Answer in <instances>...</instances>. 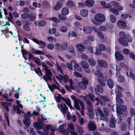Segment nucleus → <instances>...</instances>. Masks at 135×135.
<instances>
[{
  "label": "nucleus",
  "mask_w": 135,
  "mask_h": 135,
  "mask_svg": "<svg viewBox=\"0 0 135 135\" xmlns=\"http://www.w3.org/2000/svg\"><path fill=\"white\" fill-rule=\"evenodd\" d=\"M82 98L86 101V102L87 105V107L88 108V113L90 117L91 118H93L94 117V114L93 111L94 109L91 105V103L89 101V98H90L93 102H94L93 99L94 96L93 94H90L88 95L85 96H82Z\"/></svg>",
  "instance_id": "1"
},
{
  "label": "nucleus",
  "mask_w": 135,
  "mask_h": 135,
  "mask_svg": "<svg viewBox=\"0 0 135 135\" xmlns=\"http://www.w3.org/2000/svg\"><path fill=\"white\" fill-rule=\"evenodd\" d=\"M94 20H91L92 22L94 25L98 26L99 23H102L105 21V15L100 13H98L96 14L94 17Z\"/></svg>",
  "instance_id": "2"
},
{
  "label": "nucleus",
  "mask_w": 135,
  "mask_h": 135,
  "mask_svg": "<svg viewBox=\"0 0 135 135\" xmlns=\"http://www.w3.org/2000/svg\"><path fill=\"white\" fill-rule=\"evenodd\" d=\"M88 83V79L86 78L83 77L81 79V81L78 83V86H76V88L77 89H81L83 90L85 89L86 88V85Z\"/></svg>",
  "instance_id": "3"
},
{
  "label": "nucleus",
  "mask_w": 135,
  "mask_h": 135,
  "mask_svg": "<svg viewBox=\"0 0 135 135\" xmlns=\"http://www.w3.org/2000/svg\"><path fill=\"white\" fill-rule=\"evenodd\" d=\"M119 36L120 37L119 39V42L120 44L124 46H127L128 44L127 41L125 40L126 37V34L125 33L122 31H120L119 33Z\"/></svg>",
  "instance_id": "4"
},
{
  "label": "nucleus",
  "mask_w": 135,
  "mask_h": 135,
  "mask_svg": "<svg viewBox=\"0 0 135 135\" xmlns=\"http://www.w3.org/2000/svg\"><path fill=\"white\" fill-rule=\"evenodd\" d=\"M99 99L100 100V104L103 106L105 105L106 102H108L109 100L108 98L106 97H103V96H99L98 98H96L94 100L93 99L94 101V102H95V101H96L97 102V103L96 104L97 105H98L99 104V103L98 102Z\"/></svg>",
  "instance_id": "5"
},
{
  "label": "nucleus",
  "mask_w": 135,
  "mask_h": 135,
  "mask_svg": "<svg viewBox=\"0 0 135 135\" xmlns=\"http://www.w3.org/2000/svg\"><path fill=\"white\" fill-rule=\"evenodd\" d=\"M55 49L56 50L59 51H61L62 50H66L67 48V44L65 43L62 44L61 45L58 43H56L55 44Z\"/></svg>",
  "instance_id": "6"
},
{
  "label": "nucleus",
  "mask_w": 135,
  "mask_h": 135,
  "mask_svg": "<svg viewBox=\"0 0 135 135\" xmlns=\"http://www.w3.org/2000/svg\"><path fill=\"white\" fill-rule=\"evenodd\" d=\"M57 106L59 109L61 111L63 114H66L68 108L65 104H64L63 106L62 104L58 103L57 104Z\"/></svg>",
  "instance_id": "7"
},
{
  "label": "nucleus",
  "mask_w": 135,
  "mask_h": 135,
  "mask_svg": "<svg viewBox=\"0 0 135 135\" xmlns=\"http://www.w3.org/2000/svg\"><path fill=\"white\" fill-rule=\"evenodd\" d=\"M79 104L82 108H84V104L82 102L80 101L79 99L75 101L74 102V107L79 110H80Z\"/></svg>",
  "instance_id": "8"
},
{
  "label": "nucleus",
  "mask_w": 135,
  "mask_h": 135,
  "mask_svg": "<svg viewBox=\"0 0 135 135\" xmlns=\"http://www.w3.org/2000/svg\"><path fill=\"white\" fill-rule=\"evenodd\" d=\"M43 69L45 71V75H48L50 76H52V73L50 69H48V67L46 65L42 64V65Z\"/></svg>",
  "instance_id": "9"
},
{
  "label": "nucleus",
  "mask_w": 135,
  "mask_h": 135,
  "mask_svg": "<svg viewBox=\"0 0 135 135\" xmlns=\"http://www.w3.org/2000/svg\"><path fill=\"white\" fill-rule=\"evenodd\" d=\"M87 127L89 131L94 130L96 128V127L94 122L91 121H90Z\"/></svg>",
  "instance_id": "10"
},
{
  "label": "nucleus",
  "mask_w": 135,
  "mask_h": 135,
  "mask_svg": "<svg viewBox=\"0 0 135 135\" xmlns=\"http://www.w3.org/2000/svg\"><path fill=\"white\" fill-rule=\"evenodd\" d=\"M93 31V28L91 27L85 26L83 29V31L84 33L86 34L91 33Z\"/></svg>",
  "instance_id": "11"
},
{
  "label": "nucleus",
  "mask_w": 135,
  "mask_h": 135,
  "mask_svg": "<svg viewBox=\"0 0 135 135\" xmlns=\"http://www.w3.org/2000/svg\"><path fill=\"white\" fill-rule=\"evenodd\" d=\"M43 8L46 10H50L51 7L49 2L46 1H43L42 3Z\"/></svg>",
  "instance_id": "12"
},
{
  "label": "nucleus",
  "mask_w": 135,
  "mask_h": 135,
  "mask_svg": "<svg viewBox=\"0 0 135 135\" xmlns=\"http://www.w3.org/2000/svg\"><path fill=\"white\" fill-rule=\"evenodd\" d=\"M32 41L39 45H41L42 47H44L46 46L45 43L42 41L38 40L35 38H33Z\"/></svg>",
  "instance_id": "13"
},
{
  "label": "nucleus",
  "mask_w": 135,
  "mask_h": 135,
  "mask_svg": "<svg viewBox=\"0 0 135 135\" xmlns=\"http://www.w3.org/2000/svg\"><path fill=\"white\" fill-rule=\"evenodd\" d=\"M117 25L118 27L122 28H125L126 26V23L121 20H119L117 21Z\"/></svg>",
  "instance_id": "14"
},
{
  "label": "nucleus",
  "mask_w": 135,
  "mask_h": 135,
  "mask_svg": "<svg viewBox=\"0 0 135 135\" xmlns=\"http://www.w3.org/2000/svg\"><path fill=\"white\" fill-rule=\"evenodd\" d=\"M68 128L67 129V131L68 133L69 132H71L74 131L75 129L74 125L72 123H68Z\"/></svg>",
  "instance_id": "15"
},
{
  "label": "nucleus",
  "mask_w": 135,
  "mask_h": 135,
  "mask_svg": "<svg viewBox=\"0 0 135 135\" xmlns=\"http://www.w3.org/2000/svg\"><path fill=\"white\" fill-rule=\"evenodd\" d=\"M66 125V124L64 123L62 124L59 127L60 131L62 132L65 135H68V133L67 131L65 130L64 127Z\"/></svg>",
  "instance_id": "16"
},
{
  "label": "nucleus",
  "mask_w": 135,
  "mask_h": 135,
  "mask_svg": "<svg viewBox=\"0 0 135 135\" xmlns=\"http://www.w3.org/2000/svg\"><path fill=\"white\" fill-rule=\"evenodd\" d=\"M97 61L99 65L101 67L106 68L107 67V64L106 62L102 60H98Z\"/></svg>",
  "instance_id": "17"
},
{
  "label": "nucleus",
  "mask_w": 135,
  "mask_h": 135,
  "mask_svg": "<svg viewBox=\"0 0 135 135\" xmlns=\"http://www.w3.org/2000/svg\"><path fill=\"white\" fill-rule=\"evenodd\" d=\"M24 117L25 119L23 120V123L26 126H29L30 124V121L29 118H27L26 115L25 113L24 114Z\"/></svg>",
  "instance_id": "18"
},
{
  "label": "nucleus",
  "mask_w": 135,
  "mask_h": 135,
  "mask_svg": "<svg viewBox=\"0 0 135 135\" xmlns=\"http://www.w3.org/2000/svg\"><path fill=\"white\" fill-rule=\"evenodd\" d=\"M116 100L117 102V106H116V109H117V111L116 112L117 113L118 112V111L119 110V109L118 108V103H123V101L120 98V97H116Z\"/></svg>",
  "instance_id": "19"
},
{
  "label": "nucleus",
  "mask_w": 135,
  "mask_h": 135,
  "mask_svg": "<svg viewBox=\"0 0 135 135\" xmlns=\"http://www.w3.org/2000/svg\"><path fill=\"white\" fill-rule=\"evenodd\" d=\"M74 25L73 28L74 30H77L78 29H80V30H82V28H80L81 27V24L79 22H75L74 23Z\"/></svg>",
  "instance_id": "20"
},
{
  "label": "nucleus",
  "mask_w": 135,
  "mask_h": 135,
  "mask_svg": "<svg viewBox=\"0 0 135 135\" xmlns=\"http://www.w3.org/2000/svg\"><path fill=\"white\" fill-rule=\"evenodd\" d=\"M62 7V4L59 1H57L56 3V4L54 7V9L56 11L59 10Z\"/></svg>",
  "instance_id": "21"
},
{
  "label": "nucleus",
  "mask_w": 135,
  "mask_h": 135,
  "mask_svg": "<svg viewBox=\"0 0 135 135\" xmlns=\"http://www.w3.org/2000/svg\"><path fill=\"white\" fill-rule=\"evenodd\" d=\"M31 51L34 54L40 55H43L44 54V53L41 51L36 50L33 48L31 49Z\"/></svg>",
  "instance_id": "22"
},
{
  "label": "nucleus",
  "mask_w": 135,
  "mask_h": 135,
  "mask_svg": "<svg viewBox=\"0 0 135 135\" xmlns=\"http://www.w3.org/2000/svg\"><path fill=\"white\" fill-rule=\"evenodd\" d=\"M115 56V58L118 61L121 60L123 59V56L118 51H116Z\"/></svg>",
  "instance_id": "23"
},
{
  "label": "nucleus",
  "mask_w": 135,
  "mask_h": 135,
  "mask_svg": "<svg viewBox=\"0 0 135 135\" xmlns=\"http://www.w3.org/2000/svg\"><path fill=\"white\" fill-rule=\"evenodd\" d=\"M93 73L98 77H102L103 75L101 71L98 70H93L92 71Z\"/></svg>",
  "instance_id": "24"
},
{
  "label": "nucleus",
  "mask_w": 135,
  "mask_h": 135,
  "mask_svg": "<svg viewBox=\"0 0 135 135\" xmlns=\"http://www.w3.org/2000/svg\"><path fill=\"white\" fill-rule=\"evenodd\" d=\"M69 12V9L66 7H64L61 10V14L64 15H68Z\"/></svg>",
  "instance_id": "25"
},
{
  "label": "nucleus",
  "mask_w": 135,
  "mask_h": 135,
  "mask_svg": "<svg viewBox=\"0 0 135 135\" xmlns=\"http://www.w3.org/2000/svg\"><path fill=\"white\" fill-rule=\"evenodd\" d=\"M107 84L109 87L110 89H112L113 87L114 84L113 80L111 79H109L107 81Z\"/></svg>",
  "instance_id": "26"
},
{
  "label": "nucleus",
  "mask_w": 135,
  "mask_h": 135,
  "mask_svg": "<svg viewBox=\"0 0 135 135\" xmlns=\"http://www.w3.org/2000/svg\"><path fill=\"white\" fill-rule=\"evenodd\" d=\"M94 1L93 0H86L85 5L88 7H92L94 5Z\"/></svg>",
  "instance_id": "27"
},
{
  "label": "nucleus",
  "mask_w": 135,
  "mask_h": 135,
  "mask_svg": "<svg viewBox=\"0 0 135 135\" xmlns=\"http://www.w3.org/2000/svg\"><path fill=\"white\" fill-rule=\"evenodd\" d=\"M33 125L34 128L37 130H40L42 127V124H40L37 122L34 123Z\"/></svg>",
  "instance_id": "28"
},
{
  "label": "nucleus",
  "mask_w": 135,
  "mask_h": 135,
  "mask_svg": "<svg viewBox=\"0 0 135 135\" xmlns=\"http://www.w3.org/2000/svg\"><path fill=\"white\" fill-rule=\"evenodd\" d=\"M76 47L78 51L79 52H82L85 50L84 47L80 44H78L76 45Z\"/></svg>",
  "instance_id": "29"
},
{
  "label": "nucleus",
  "mask_w": 135,
  "mask_h": 135,
  "mask_svg": "<svg viewBox=\"0 0 135 135\" xmlns=\"http://www.w3.org/2000/svg\"><path fill=\"white\" fill-rule=\"evenodd\" d=\"M76 131L80 135L82 134H83L84 132L83 128L80 126H77L76 127Z\"/></svg>",
  "instance_id": "30"
},
{
  "label": "nucleus",
  "mask_w": 135,
  "mask_h": 135,
  "mask_svg": "<svg viewBox=\"0 0 135 135\" xmlns=\"http://www.w3.org/2000/svg\"><path fill=\"white\" fill-rule=\"evenodd\" d=\"M63 100L65 103L71 109L73 108V107L71 104L69 98H64Z\"/></svg>",
  "instance_id": "31"
},
{
  "label": "nucleus",
  "mask_w": 135,
  "mask_h": 135,
  "mask_svg": "<svg viewBox=\"0 0 135 135\" xmlns=\"http://www.w3.org/2000/svg\"><path fill=\"white\" fill-rule=\"evenodd\" d=\"M81 15L84 17H87L88 15V12L86 9H83L80 12Z\"/></svg>",
  "instance_id": "32"
},
{
  "label": "nucleus",
  "mask_w": 135,
  "mask_h": 135,
  "mask_svg": "<svg viewBox=\"0 0 135 135\" xmlns=\"http://www.w3.org/2000/svg\"><path fill=\"white\" fill-rule=\"evenodd\" d=\"M80 65L83 68L86 69L89 67L88 64L85 61H82L80 62Z\"/></svg>",
  "instance_id": "33"
},
{
  "label": "nucleus",
  "mask_w": 135,
  "mask_h": 135,
  "mask_svg": "<svg viewBox=\"0 0 135 135\" xmlns=\"http://www.w3.org/2000/svg\"><path fill=\"white\" fill-rule=\"evenodd\" d=\"M109 18L110 21L112 23H115L117 21L116 17L112 15H110Z\"/></svg>",
  "instance_id": "34"
},
{
  "label": "nucleus",
  "mask_w": 135,
  "mask_h": 135,
  "mask_svg": "<svg viewBox=\"0 0 135 135\" xmlns=\"http://www.w3.org/2000/svg\"><path fill=\"white\" fill-rule=\"evenodd\" d=\"M115 118L113 117L110 120V127L113 128H115Z\"/></svg>",
  "instance_id": "35"
},
{
  "label": "nucleus",
  "mask_w": 135,
  "mask_h": 135,
  "mask_svg": "<svg viewBox=\"0 0 135 135\" xmlns=\"http://www.w3.org/2000/svg\"><path fill=\"white\" fill-rule=\"evenodd\" d=\"M47 39L49 42L51 43L55 42L57 41V39L55 38L50 36L47 37Z\"/></svg>",
  "instance_id": "36"
},
{
  "label": "nucleus",
  "mask_w": 135,
  "mask_h": 135,
  "mask_svg": "<svg viewBox=\"0 0 135 135\" xmlns=\"http://www.w3.org/2000/svg\"><path fill=\"white\" fill-rule=\"evenodd\" d=\"M59 76L61 80H63L65 82L68 81L69 80V77L67 75H64L63 76L59 75Z\"/></svg>",
  "instance_id": "37"
},
{
  "label": "nucleus",
  "mask_w": 135,
  "mask_h": 135,
  "mask_svg": "<svg viewBox=\"0 0 135 135\" xmlns=\"http://www.w3.org/2000/svg\"><path fill=\"white\" fill-rule=\"evenodd\" d=\"M109 11L115 15H118L119 14L118 11L113 8H110L109 9Z\"/></svg>",
  "instance_id": "38"
},
{
  "label": "nucleus",
  "mask_w": 135,
  "mask_h": 135,
  "mask_svg": "<svg viewBox=\"0 0 135 135\" xmlns=\"http://www.w3.org/2000/svg\"><path fill=\"white\" fill-rule=\"evenodd\" d=\"M74 2L71 0H68L66 3V6L69 7H72L74 6Z\"/></svg>",
  "instance_id": "39"
},
{
  "label": "nucleus",
  "mask_w": 135,
  "mask_h": 135,
  "mask_svg": "<svg viewBox=\"0 0 135 135\" xmlns=\"http://www.w3.org/2000/svg\"><path fill=\"white\" fill-rule=\"evenodd\" d=\"M28 132L32 135H36L35 132L34 131L33 128L29 127L27 129Z\"/></svg>",
  "instance_id": "40"
},
{
  "label": "nucleus",
  "mask_w": 135,
  "mask_h": 135,
  "mask_svg": "<svg viewBox=\"0 0 135 135\" xmlns=\"http://www.w3.org/2000/svg\"><path fill=\"white\" fill-rule=\"evenodd\" d=\"M71 64L73 65L74 68L75 69H76L79 66L78 64L76 63V61L75 60H72L70 62Z\"/></svg>",
  "instance_id": "41"
},
{
  "label": "nucleus",
  "mask_w": 135,
  "mask_h": 135,
  "mask_svg": "<svg viewBox=\"0 0 135 135\" xmlns=\"http://www.w3.org/2000/svg\"><path fill=\"white\" fill-rule=\"evenodd\" d=\"M56 30L55 28H50L49 31V33L51 35H53L56 33Z\"/></svg>",
  "instance_id": "42"
},
{
  "label": "nucleus",
  "mask_w": 135,
  "mask_h": 135,
  "mask_svg": "<svg viewBox=\"0 0 135 135\" xmlns=\"http://www.w3.org/2000/svg\"><path fill=\"white\" fill-rule=\"evenodd\" d=\"M118 108L119 109L118 112V113H117L118 114H120V110L122 111H124L126 110L127 109L126 107L124 105H122L120 108L119 107Z\"/></svg>",
  "instance_id": "43"
},
{
  "label": "nucleus",
  "mask_w": 135,
  "mask_h": 135,
  "mask_svg": "<svg viewBox=\"0 0 135 135\" xmlns=\"http://www.w3.org/2000/svg\"><path fill=\"white\" fill-rule=\"evenodd\" d=\"M69 82L70 83V86L71 89L73 90H74L76 88V86H74V84L73 83V81L71 79H70L69 80Z\"/></svg>",
  "instance_id": "44"
},
{
  "label": "nucleus",
  "mask_w": 135,
  "mask_h": 135,
  "mask_svg": "<svg viewBox=\"0 0 135 135\" xmlns=\"http://www.w3.org/2000/svg\"><path fill=\"white\" fill-rule=\"evenodd\" d=\"M62 14H59L58 15V18L61 20L65 21L67 18V17Z\"/></svg>",
  "instance_id": "45"
},
{
  "label": "nucleus",
  "mask_w": 135,
  "mask_h": 135,
  "mask_svg": "<svg viewBox=\"0 0 135 135\" xmlns=\"http://www.w3.org/2000/svg\"><path fill=\"white\" fill-rule=\"evenodd\" d=\"M64 98L60 94H58V95L56 97L55 99L56 102H61V100H63Z\"/></svg>",
  "instance_id": "46"
},
{
  "label": "nucleus",
  "mask_w": 135,
  "mask_h": 135,
  "mask_svg": "<svg viewBox=\"0 0 135 135\" xmlns=\"http://www.w3.org/2000/svg\"><path fill=\"white\" fill-rule=\"evenodd\" d=\"M47 47L49 50H52L54 49V46L52 43H50L47 44Z\"/></svg>",
  "instance_id": "47"
},
{
  "label": "nucleus",
  "mask_w": 135,
  "mask_h": 135,
  "mask_svg": "<svg viewBox=\"0 0 135 135\" xmlns=\"http://www.w3.org/2000/svg\"><path fill=\"white\" fill-rule=\"evenodd\" d=\"M56 68L62 74H63V73L61 67L58 65V62L57 61L56 64Z\"/></svg>",
  "instance_id": "48"
},
{
  "label": "nucleus",
  "mask_w": 135,
  "mask_h": 135,
  "mask_svg": "<svg viewBox=\"0 0 135 135\" xmlns=\"http://www.w3.org/2000/svg\"><path fill=\"white\" fill-rule=\"evenodd\" d=\"M68 50L73 55H75V52L74 51V48L72 46H70L69 47Z\"/></svg>",
  "instance_id": "49"
},
{
  "label": "nucleus",
  "mask_w": 135,
  "mask_h": 135,
  "mask_svg": "<svg viewBox=\"0 0 135 135\" xmlns=\"http://www.w3.org/2000/svg\"><path fill=\"white\" fill-rule=\"evenodd\" d=\"M36 15L35 14L32 13L29 15V19L31 21H33L35 20Z\"/></svg>",
  "instance_id": "50"
},
{
  "label": "nucleus",
  "mask_w": 135,
  "mask_h": 135,
  "mask_svg": "<svg viewBox=\"0 0 135 135\" xmlns=\"http://www.w3.org/2000/svg\"><path fill=\"white\" fill-rule=\"evenodd\" d=\"M29 24L25 23L23 25V27L24 29L27 31H30V28L29 27L28 24Z\"/></svg>",
  "instance_id": "51"
},
{
  "label": "nucleus",
  "mask_w": 135,
  "mask_h": 135,
  "mask_svg": "<svg viewBox=\"0 0 135 135\" xmlns=\"http://www.w3.org/2000/svg\"><path fill=\"white\" fill-rule=\"evenodd\" d=\"M25 4V2L22 1H18L16 3V5L17 6H24Z\"/></svg>",
  "instance_id": "52"
},
{
  "label": "nucleus",
  "mask_w": 135,
  "mask_h": 135,
  "mask_svg": "<svg viewBox=\"0 0 135 135\" xmlns=\"http://www.w3.org/2000/svg\"><path fill=\"white\" fill-rule=\"evenodd\" d=\"M96 115L97 116H98L100 115L103 113L102 110L99 108H98L97 109L95 110Z\"/></svg>",
  "instance_id": "53"
},
{
  "label": "nucleus",
  "mask_w": 135,
  "mask_h": 135,
  "mask_svg": "<svg viewBox=\"0 0 135 135\" xmlns=\"http://www.w3.org/2000/svg\"><path fill=\"white\" fill-rule=\"evenodd\" d=\"M34 69L35 72L38 74L39 76H41L42 75H43L41 70L39 68H38L37 70L35 69Z\"/></svg>",
  "instance_id": "54"
},
{
  "label": "nucleus",
  "mask_w": 135,
  "mask_h": 135,
  "mask_svg": "<svg viewBox=\"0 0 135 135\" xmlns=\"http://www.w3.org/2000/svg\"><path fill=\"white\" fill-rule=\"evenodd\" d=\"M124 79V77L122 75H120L118 77L117 79L118 81L120 83H123Z\"/></svg>",
  "instance_id": "55"
},
{
  "label": "nucleus",
  "mask_w": 135,
  "mask_h": 135,
  "mask_svg": "<svg viewBox=\"0 0 135 135\" xmlns=\"http://www.w3.org/2000/svg\"><path fill=\"white\" fill-rule=\"evenodd\" d=\"M76 36L77 34L76 32L73 31L70 32L68 35V36L69 37H75Z\"/></svg>",
  "instance_id": "56"
},
{
  "label": "nucleus",
  "mask_w": 135,
  "mask_h": 135,
  "mask_svg": "<svg viewBox=\"0 0 135 135\" xmlns=\"http://www.w3.org/2000/svg\"><path fill=\"white\" fill-rule=\"evenodd\" d=\"M33 60L35 63L38 64V65L40 66L41 65V63L40 62L41 60L38 58L35 57Z\"/></svg>",
  "instance_id": "57"
},
{
  "label": "nucleus",
  "mask_w": 135,
  "mask_h": 135,
  "mask_svg": "<svg viewBox=\"0 0 135 135\" xmlns=\"http://www.w3.org/2000/svg\"><path fill=\"white\" fill-rule=\"evenodd\" d=\"M118 117L117 119H115V120L116 123L119 124L122 122V118L121 116L118 115Z\"/></svg>",
  "instance_id": "58"
},
{
  "label": "nucleus",
  "mask_w": 135,
  "mask_h": 135,
  "mask_svg": "<svg viewBox=\"0 0 135 135\" xmlns=\"http://www.w3.org/2000/svg\"><path fill=\"white\" fill-rule=\"evenodd\" d=\"M21 18L23 19H26L29 17V15L27 13H24L21 15Z\"/></svg>",
  "instance_id": "59"
},
{
  "label": "nucleus",
  "mask_w": 135,
  "mask_h": 135,
  "mask_svg": "<svg viewBox=\"0 0 135 135\" xmlns=\"http://www.w3.org/2000/svg\"><path fill=\"white\" fill-rule=\"evenodd\" d=\"M33 6L36 8H40L41 7V4L40 3H37L36 2H34L32 3Z\"/></svg>",
  "instance_id": "60"
},
{
  "label": "nucleus",
  "mask_w": 135,
  "mask_h": 135,
  "mask_svg": "<svg viewBox=\"0 0 135 135\" xmlns=\"http://www.w3.org/2000/svg\"><path fill=\"white\" fill-rule=\"evenodd\" d=\"M88 61L90 64L91 66H94L95 65V62L93 59H89Z\"/></svg>",
  "instance_id": "61"
},
{
  "label": "nucleus",
  "mask_w": 135,
  "mask_h": 135,
  "mask_svg": "<svg viewBox=\"0 0 135 135\" xmlns=\"http://www.w3.org/2000/svg\"><path fill=\"white\" fill-rule=\"evenodd\" d=\"M103 111L105 115L107 116L109 115V111L108 108H104L103 109Z\"/></svg>",
  "instance_id": "62"
},
{
  "label": "nucleus",
  "mask_w": 135,
  "mask_h": 135,
  "mask_svg": "<svg viewBox=\"0 0 135 135\" xmlns=\"http://www.w3.org/2000/svg\"><path fill=\"white\" fill-rule=\"evenodd\" d=\"M111 4L112 6L115 7H117L120 5L119 3L116 1H112L111 2Z\"/></svg>",
  "instance_id": "63"
},
{
  "label": "nucleus",
  "mask_w": 135,
  "mask_h": 135,
  "mask_svg": "<svg viewBox=\"0 0 135 135\" xmlns=\"http://www.w3.org/2000/svg\"><path fill=\"white\" fill-rule=\"evenodd\" d=\"M131 115L132 117L134 116L135 118V109L132 108L130 109Z\"/></svg>",
  "instance_id": "64"
}]
</instances>
